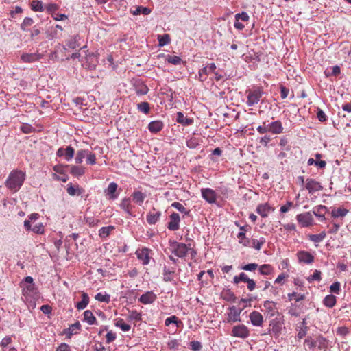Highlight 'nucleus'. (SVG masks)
<instances>
[{
    "mask_svg": "<svg viewBox=\"0 0 351 351\" xmlns=\"http://www.w3.org/2000/svg\"><path fill=\"white\" fill-rule=\"evenodd\" d=\"M26 174L21 170L12 171L7 178L5 185L13 192L18 191L25 180Z\"/></svg>",
    "mask_w": 351,
    "mask_h": 351,
    "instance_id": "1",
    "label": "nucleus"
},
{
    "mask_svg": "<svg viewBox=\"0 0 351 351\" xmlns=\"http://www.w3.org/2000/svg\"><path fill=\"white\" fill-rule=\"evenodd\" d=\"M40 215L38 213H32L28 216V219L25 220L24 221V228L27 231H32L36 234H43L45 232V228L43 223H40L38 224H36L34 227L32 228L31 223L32 222L35 221L39 218Z\"/></svg>",
    "mask_w": 351,
    "mask_h": 351,
    "instance_id": "2",
    "label": "nucleus"
},
{
    "mask_svg": "<svg viewBox=\"0 0 351 351\" xmlns=\"http://www.w3.org/2000/svg\"><path fill=\"white\" fill-rule=\"evenodd\" d=\"M247 101L246 104L248 106H253L257 104L263 94V90L261 87H255L249 89L246 91Z\"/></svg>",
    "mask_w": 351,
    "mask_h": 351,
    "instance_id": "3",
    "label": "nucleus"
},
{
    "mask_svg": "<svg viewBox=\"0 0 351 351\" xmlns=\"http://www.w3.org/2000/svg\"><path fill=\"white\" fill-rule=\"evenodd\" d=\"M296 220L302 228H308L314 225L313 214L311 212L297 215Z\"/></svg>",
    "mask_w": 351,
    "mask_h": 351,
    "instance_id": "4",
    "label": "nucleus"
},
{
    "mask_svg": "<svg viewBox=\"0 0 351 351\" xmlns=\"http://www.w3.org/2000/svg\"><path fill=\"white\" fill-rule=\"evenodd\" d=\"M171 249L172 253L179 258L184 257L188 252L191 250L190 247H188L186 244L176 241H173L171 243Z\"/></svg>",
    "mask_w": 351,
    "mask_h": 351,
    "instance_id": "5",
    "label": "nucleus"
},
{
    "mask_svg": "<svg viewBox=\"0 0 351 351\" xmlns=\"http://www.w3.org/2000/svg\"><path fill=\"white\" fill-rule=\"evenodd\" d=\"M58 9V6L55 3L47 4L44 8V10H46L49 14H51L53 20L60 21L67 19L66 15L57 12Z\"/></svg>",
    "mask_w": 351,
    "mask_h": 351,
    "instance_id": "6",
    "label": "nucleus"
},
{
    "mask_svg": "<svg viewBox=\"0 0 351 351\" xmlns=\"http://www.w3.org/2000/svg\"><path fill=\"white\" fill-rule=\"evenodd\" d=\"M250 335V331L245 324L236 325L232 328L231 335L234 337L246 339Z\"/></svg>",
    "mask_w": 351,
    "mask_h": 351,
    "instance_id": "7",
    "label": "nucleus"
},
{
    "mask_svg": "<svg viewBox=\"0 0 351 351\" xmlns=\"http://www.w3.org/2000/svg\"><path fill=\"white\" fill-rule=\"evenodd\" d=\"M241 310L238 309L236 306H232L228 308V311L226 313V322L234 323L241 321Z\"/></svg>",
    "mask_w": 351,
    "mask_h": 351,
    "instance_id": "8",
    "label": "nucleus"
},
{
    "mask_svg": "<svg viewBox=\"0 0 351 351\" xmlns=\"http://www.w3.org/2000/svg\"><path fill=\"white\" fill-rule=\"evenodd\" d=\"M151 250L147 247H143L141 249H138L135 254L137 256V258L141 262L143 265H146L149 263L151 256H150Z\"/></svg>",
    "mask_w": 351,
    "mask_h": 351,
    "instance_id": "9",
    "label": "nucleus"
},
{
    "mask_svg": "<svg viewBox=\"0 0 351 351\" xmlns=\"http://www.w3.org/2000/svg\"><path fill=\"white\" fill-rule=\"evenodd\" d=\"M305 188L309 193L322 191L323 187L320 182L313 178H307L305 181Z\"/></svg>",
    "mask_w": 351,
    "mask_h": 351,
    "instance_id": "10",
    "label": "nucleus"
},
{
    "mask_svg": "<svg viewBox=\"0 0 351 351\" xmlns=\"http://www.w3.org/2000/svg\"><path fill=\"white\" fill-rule=\"evenodd\" d=\"M120 208L124 210V212L129 216H134V206L132 204L131 199L130 197L123 198L120 204Z\"/></svg>",
    "mask_w": 351,
    "mask_h": 351,
    "instance_id": "11",
    "label": "nucleus"
},
{
    "mask_svg": "<svg viewBox=\"0 0 351 351\" xmlns=\"http://www.w3.org/2000/svg\"><path fill=\"white\" fill-rule=\"evenodd\" d=\"M298 262L304 264H311L314 261V256L308 252L300 250L296 254Z\"/></svg>",
    "mask_w": 351,
    "mask_h": 351,
    "instance_id": "12",
    "label": "nucleus"
},
{
    "mask_svg": "<svg viewBox=\"0 0 351 351\" xmlns=\"http://www.w3.org/2000/svg\"><path fill=\"white\" fill-rule=\"evenodd\" d=\"M251 324L256 327H261L263 324L264 318L263 315L256 311H253L249 315Z\"/></svg>",
    "mask_w": 351,
    "mask_h": 351,
    "instance_id": "13",
    "label": "nucleus"
},
{
    "mask_svg": "<svg viewBox=\"0 0 351 351\" xmlns=\"http://www.w3.org/2000/svg\"><path fill=\"white\" fill-rule=\"evenodd\" d=\"M275 208L268 203L258 204L256 207V213L262 217H267L269 213L274 212Z\"/></svg>",
    "mask_w": 351,
    "mask_h": 351,
    "instance_id": "14",
    "label": "nucleus"
},
{
    "mask_svg": "<svg viewBox=\"0 0 351 351\" xmlns=\"http://www.w3.org/2000/svg\"><path fill=\"white\" fill-rule=\"evenodd\" d=\"M216 65L215 63H210L204 68L199 71V77L200 81L204 82L206 80L207 76L210 73L215 72L216 69Z\"/></svg>",
    "mask_w": 351,
    "mask_h": 351,
    "instance_id": "15",
    "label": "nucleus"
},
{
    "mask_svg": "<svg viewBox=\"0 0 351 351\" xmlns=\"http://www.w3.org/2000/svg\"><path fill=\"white\" fill-rule=\"evenodd\" d=\"M202 197L209 204H213L216 202L217 195L214 190L206 188L201 190Z\"/></svg>",
    "mask_w": 351,
    "mask_h": 351,
    "instance_id": "16",
    "label": "nucleus"
},
{
    "mask_svg": "<svg viewBox=\"0 0 351 351\" xmlns=\"http://www.w3.org/2000/svg\"><path fill=\"white\" fill-rule=\"evenodd\" d=\"M180 217L179 214L173 213L170 215V221L168 223L167 228L170 230H178L180 228Z\"/></svg>",
    "mask_w": 351,
    "mask_h": 351,
    "instance_id": "17",
    "label": "nucleus"
},
{
    "mask_svg": "<svg viewBox=\"0 0 351 351\" xmlns=\"http://www.w3.org/2000/svg\"><path fill=\"white\" fill-rule=\"evenodd\" d=\"M156 295L153 291H147L138 299V301L143 304H152L156 299Z\"/></svg>",
    "mask_w": 351,
    "mask_h": 351,
    "instance_id": "18",
    "label": "nucleus"
},
{
    "mask_svg": "<svg viewBox=\"0 0 351 351\" xmlns=\"http://www.w3.org/2000/svg\"><path fill=\"white\" fill-rule=\"evenodd\" d=\"M43 56V55L39 53H23L21 56V59L23 62L32 63L40 60Z\"/></svg>",
    "mask_w": 351,
    "mask_h": 351,
    "instance_id": "19",
    "label": "nucleus"
},
{
    "mask_svg": "<svg viewBox=\"0 0 351 351\" xmlns=\"http://www.w3.org/2000/svg\"><path fill=\"white\" fill-rule=\"evenodd\" d=\"M328 212V208L324 205L316 206L313 209V213L315 216L319 218L321 221H325V214Z\"/></svg>",
    "mask_w": 351,
    "mask_h": 351,
    "instance_id": "20",
    "label": "nucleus"
},
{
    "mask_svg": "<svg viewBox=\"0 0 351 351\" xmlns=\"http://www.w3.org/2000/svg\"><path fill=\"white\" fill-rule=\"evenodd\" d=\"M66 191L71 196L81 195L84 192V190L80 187L78 184L73 185L71 182L67 184Z\"/></svg>",
    "mask_w": 351,
    "mask_h": 351,
    "instance_id": "21",
    "label": "nucleus"
},
{
    "mask_svg": "<svg viewBox=\"0 0 351 351\" xmlns=\"http://www.w3.org/2000/svg\"><path fill=\"white\" fill-rule=\"evenodd\" d=\"M81 325L79 322L71 324L68 328L63 330V334L65 335L68 338H71L73 335H75L80 330Z\"/></svg>",
    "mask_w": 351,
    "mask_h": 351,
    "instance_id": "22",
    "label": "nucleus"
},
{
    "mask_svg": "<svg viewBox=\"0 0 351 351\" xmlns=\"http://www.w3.org/2000/svg\"><path fill=\"white\" fill-rule=\"evenodd\" d=\"M263 307L265 308L267 315L270 317L274 316L278 313L276 303L273 301H265L263 303Z\"/></svg>",
    "mask_w": 351,
    "mask_h": 351,
    "instance_id": "23",
    "label": "nucleus"
},
{
    "mask_svg": "<svg viewBox=\"0 0 351 351\" xmlns=\"http://www.w3.org/2000/svg\"><path fill=\"white\" fill-rule=\"evenodd\" d=\"M269 326L271 327V332L275 335H278L281 332L282 323L280 320L278 319H273L270 322Z\"/></svg>",
    "mask_w": 351,
    "mask_h": 351,
    "instance_id": "24",
    "label": "nucleus"
},
{
    "mask_svg": "<svg viewBox=\"0 0 351 351\" xmlns=\"http://www.w3.org/2000/svg\"><path fill=\"white\" fill-rule=\"evenodd\" d=\"M131 197L136 204L141 206L146 198V194L141 191L134 190L131 195Z\"/></svg>",
    "mask_w": 351,
    "mask_h": 351,
    "instance_id": "25",
    "label": "nucleus"
},
{
    "mask_svg": "<svg viewBox=\"0 0 351 351\" xmlns=\"http://www.w3.org/2000/svg\"><path fill=\"white\" fill-rule=\"evenodd\" d=\"M23 295L26 297H33L36 293L35 284L23 285Z\"/></svg>",
    "mask_w": 351,
    "mask_h": 351,
    "instance_id": "26",
    "label": "nucleus"
},
{
    "mask_svg": "<svg viewBox=\"0 0 351 351\" xmlns=\"http://www.w3.org/2000/svg\"><path fill=\"white\" fill-rule=\"evenodd\" d=\"M270 132L274 134H280L283 132V127L280 121H276L269 123Z\"/></svg>",
    "mask_w": 351,
    "mask_h": 351,
    "instance_id": "27",
    "label": "nucleus"
},
{
    "mask_svg": "<svg viewBox=\"0 0 351 351\" xmlns=\"http://www.w3.org/2000/svg\"><path fill=\"white\" fill-rule=\"evenodd\" d=\"M161 216V213L159 211L156 212H149L147 215V221L149 225H154L156 223V222L159 220L160 217Z\"/></svg>",
    "mask_w": 351,
    "mask_h": 351,
    "instance_id": "28",
    "label": "nucleus"
},
{
    "mask_svg": "<svg viewBox=\"0 0 351 351\" xmlns=\"http://www.w3.org/2000/svg\"><path fill=\"white\" fill-rule=\"evenodd\" d=\"M316 346L319 350H326L328 347V341L322 335H319L315 339Z\"/></svg>",
    "mask_w": 351,
    "mask_h": 351,
    "instance_id": "29",
    "label": "nucleus"
},
{
    "mask_svg": "<svg viewBox=\"0 0 351 351\" xmlns=\"http://www.w3.org/2000/svg\"><path fill=\"white\" fill-rule=\"evenodd\" d=\"M259 274L263 276H269L274 272V267L269 264H263L258 265Z\"/></svg>",
    "mask_w": 351,
    "mask_h": 351,
    "instance_id": "30",
    "label": "nucleus"
},
{
    "mask_svg": "<svg viewBox=\"0 0 351 351\" xmlns=\"http://www.w3.org/2000/svg\"><path fill=\"white\" fill-rule=\"evenodd\" d=\"M163 128V123L160 121H154L149 123L148 129L151 132L157 133Z\"/></svg>",
    "mask_w": 351,
    "mask_h": 351,
    "instance_id": "31",
    "label": "nucleus"
},
{
    "mask_svg": "<svg viewBox=\"0 0 351 351\" xmlns=\"http://www.w3.org/2000/svg\"><path fill=\"white\" fill-rule=\"evenodd\" d=\"M84 321L88 323L89 325H93L97 324V319L94 316L93 313L90 310H86L83 313Z\"/></svg>",
    "mask_w": 351,
    "mask_h": 351,
    "instance_id": "32",
    "label": "nucleus"
},
{
    "mask_svg": "<svg viewBox=\"0 0 351 351\" xmlns=\"http://www.w3.org/2000/svg\"><path fill=\"white\" fill-rule=\"evenodd\" d=\"M89 303V297L86 293H82V300L75 304V307L78 310L84 309Z\"/></svg>",
    "mask_w": 351,
    "mask_h": 351,
    "instance_id": "33",
    "label": "nucleus"
},
{
    "mask_svg": "<svg viewBox=\"0 0 351 351\" xmlns=\"http://www.w3.org/2000/svg\"><path fill=\"white\" fill-rule=\"evenodd\" d=\"M176 121L178 123L183 124L184 125H191L193 122L192 119L187 118L184 115V114L181 112H178L177 113V119Z\"/></svg>",
    "mask_w": 351,
    "mask_h": 351,
    "instance_id": "34",
    "label": "nucleus"
},
{
    "mask_svg": "<svg viewBox=\"0 0 351 351\" xmlns=\"http://www.w3.org/2000/svg\"><path fill=\"white\" fill-rule=\"evenodd\" d=\"M70 172L73 176L79 178L85 173V167L82 166L72 165L71 167Z\"/></svg>",
    "mask_w": 351,
    "mask_h": 351,
    "instance_id": "35",
    "label": "nucleus"
},
{
    "mask_svg": "<svg viewBox=\"0 0 351 351\" xmlns=\"http://www.w3.org/2000/svg\"><path fill=\"white\" fill-rule=\"evenodd\" d=\"M348 213V210L344 208H333L331 211V215L334 218L345 217Z\"/></svg>",
    "mask_w": 351,
    "mask_h": 351,
    "instance_id": "36",
    "label": "nucleus"
},
{
    "mask_svg": "<svg viewBox=\"0 0 351 351\" xmlns=\"http://www.w3.org/2000/svg\"><path fill=\"white\" fill-rule=\"evenodd\" d=\"M135 91L137 95H143L148 93L149 88L143 83L139 82L135 84Z\"/></svg>",
    "mask_w": 351,
    "mask_h": 351,
    "instance_id": "37",
    "label": "nucleus"
},
{
    "mask_svg": "<svg viewBox=\"0 0 351 351\" xmlns=\"http://www.w3.org/2000/svg\"><path fill=\"white\" fill-rule=\"evenodd\" d=\"M157 40L158 41V46L160 47H163L166 45H168L171 42V38L168 34H165L163 35H158Z\"/></svg>",
    "mask_w": 351,
    "mask_h": 351,
    "instance_id": "38",
    "label": "nucleus"
},
{
    "mask_svg": "<svg viewBox=\"0 0 351 351\" xmlns=\"http://www.w3.org/2000/svg\"><path fill=\"white\" fill-rule=\"evenodd\" d=\"M287 296L289 301L294 300L295 302H298L306 298L305 294L298 293L295 291L288 293Z\"/></svg>",
    "mask_w": 351,
    "mask_h": 351,
    "instance_id": "39",
    "label": "nucleus"
},
{
    "mask_svg": "<svg viewBox=\"0 0 351 351\" xmlns=\"http://www.w3.org/2000/svg\"><path fill=\"white\" fill-rule=\"evenodd\" d=\"M323 302L326 306L332 308L336 304L337 299L333 295H328L324 298Z\"/></svg>",
    "mask_w": 351,
    "mask_h": 351,
    "instance_id": "40",
    "label": "nucleus"
},
{
    "mask_svg": "<svg viewBox=\"0 0 351 351\" xmlns=\"http://www.w3.org/2000/svg\"><path fill=\"white\" fill-rule=\"evenodd\" d=\"M88 149H80L77 152L75 156V162L77 164H81L83 162L84 158H86Z\"/></svg>",
    "mask_w": 351,
    "mask_h": 351,
    "instance_id": "41",
    "label": "nucleus"
},
{
    "mask_svg": "<svg viewBox=\"0 0 351 351\" xmlns=\"http://www.w3.org/2000/svg\"><path fill=\"white\" fill-rule=\"evenodd\" d=\"M326 236V234L325 232H322L319 234H309L308 239L310 241L314 242L315 243H318L322 241Z\"/></svg>",
    "mask_w": 351,
    "mask_h": 351,
    "instance_id": "42",
    "label": "nucleus"
},
{
    "mask_svg": "<svg viewBox=\"0 0 351 351\" xmlns=\"http://www.w3.org/2000/svg\"><path fill=\"white\" fill-rule=\"evenodd\" d=\"M80 39V38L79 36L71 37L68 40L66 45L69 48L75 49L80 46L79 43Z\"/></svg>",
    "mask_w": 351,
    "mask_h": 351,
    "instance_id": "43",
    "label": "nucleus"
},
{
    "mask_svg": "<svg viewBox=\"0 0 351 351\" xmlns=\"http://www.w3.org/2000/svg\"><path fill=\"white\" fill-rule=\"evenodd\" d=\"M95 299L101 302L108 304L110 302V295L108 293L99 292L95 296Z\"/></svg>",
    "mask_w": 351,
    "mask_h": 351,
    "instance_id": "44",
    "label": "nucleus"
},
{
    "mask_svg": "<svg viewBox=\"0 0 351 351\" xmlns=\"http://www.w3.org/2000/svg\"><path fill=\"white\" fill-rule=\"evenodd\" d=\"M114 325L121 328L123 332H128L130 330L131 327L129 324H126L123 319L119 318L116 319Z\"/></svg>",
    "mask_w": 351,
    "mask_h": 351,
    "instance_id": "45",
    "label": "nucleus"
},
{
    "mask_svg": "<svg viewBox=\"0 0 351 351\" xmlns=\"http://www.w3.org/2000/svg\"><path fill=\"white\" fill-rule=\"evenodd\" d=\"M117 189V184L115 182L110 183L107 189V195H110L111 199H116L117 197V195L115 194Z\"/></svg>",
    "mask_w": 351,
    "mask_h": 351,
    "instance_id": "46",
    "label": "nucleus"
},
{
    "mask_svg": "<svg viewBox=\"0 0 351 351\" xmlns=\"http://www.w3.org/2000/svg\"><path fill=\"white\" fill-rule=\"evenodd\" d=\"M86 58L88 62H90L88 68L90 69H95L96 66V64L97 63V58L96 55H95L94 53H90L88 55H86Z\"/></svg>",
    "mask_w": 351,
    "mask_h": 351,
    "instance_id": "47",
    "label": "nucleus"
},
{
    "mask_svg": "<svg viewBox=\"0 0 351 351\" xmlns=\"http://www.w3.org/2000/svg\"><path fill=\"white\" fill-rule=\"evenodd\" d=\"M141 319L142 315L141 313H138L136 311H131L129 312L128 317V321L139 322L141 320Z\"/></svg>",
    "mask_w": 351,
    "mask_h": 351,
    "instance_id": "48",
    "label": "nucleus"
},
{
    "mask_svg": "<svg viewBox=\"0 0 351 351\" xmlns=\"http://www.w3.org/2000/svg\"><path fill=\"white\" fill-rule=\"evenodd\" d=\"M114 229V226H109L106 227H102L99 230V235L101 237L106 238L109 236L110 232Z\"/></svg>",
    "mask_w": 351,
    "mask_h": 351,
    "instance_id": "49",
    "label": "nucleus"
},
{
    "mask_svg": "<svg viewBox=\"0 0 351 351\" xmlns=\"http://www.w3.org/2000/svg\"><path fill=\"white\" fill-rule=\"evenodd\" d=\"M166 61L168 63L172 64L173 65L180 64L182 62V59L177 56H170L168 55L166 58Z\"/></svg>",
    "mask_w": 351,
    "mask_h": 351,
    "instance_id": "50",
    "label": "nucleus"
},
{
    "mask_svg": "<svg viewBox=\"0 0 351 351\" xmlns=\"http://www.w3.org/2000/svg\"><path fill=\"white\" fill-rule=\"evenodd\" d=\"M151 10L147 7L138 6L133 11L134 15H138L143 14V15H147L150 13Z\"/></svg>",
    "mask_w": 351,
    "mask_h": 351,
    "instance_id": "51",
    "label": "nucleus"
},
{
    "mask_svg": "<svg viewBox=\"0 0 351 351\" xmlns=\"http://www.w3.org/2000/svg\"><path fill=\"white\" fill-rule=\"evenodd\" d=\"M239 19H241L243 21H247L249 20V16L245 12H242L235 15L232 14V20L235 22H237Z\"/></svg>",
    "mask_w": 351,
    "mask_h": 351,
    "instance_id": "52",
    "label": "nucleus"
},
{
    "mask_svg": "<svg viewBox=\"0 0 351 351\" xmlns=\"http://www.w3.org/2000/svg\"><path fill=\"white\" fill-rule=\"evenodd\" d=\"M137 108L139 111L148 114L150 111L149 104L148 102L144 101L138 104Z\"/></svg>",
    "mask_w": 351,
    "mask_h": 351,
    "instance_id": "53",
    "label": "nucleus"
},
{
    "mask_svg": "<svg viewBox=\"0 0 351 351\" xmlns=\"http://www.w3.org/2000/svg\"><path fill=\"white\" fill-rule=\"evenodd\" d=\"M31 8L34 11H43L44 8L40 1L34 0L31 2Z\"/></svg>",
    "mask_w": 351,
    "mask_h": 351,
    "instance_id": "54",
    "label": "nucleus"
},
{
    "mask_svg": "<svg viewBox=\"0 0 351 351\" xmlns=\"http://www.w3.org/2000/svg\"><path fill=\"white\" fill-rule=\"evenodd\" d=\"M171 206L177 209L182 213H184L185 215L189 214V210H187L186 208L180 202H175L172 203Z\"/></svg>",
    "mask_w": 351,
    "mask_h": 351,
    "instance_id": "55",
    "label": "nucleus"
},
{
    "mask_svg": "<svg viewBox=\"0 0 351 351\" xmlns=\"http://www.w3.org/2000/svg\"><path fill=\"white\" fill-rule=\"evenodd\" d=\"M75 150L74 149L71 147L68 146L66 148H65V152H64V158L67 161L71 160L74 156Z\"/></svg>",
    "mask_w": 351,
    "mask_h": 351,
    "instance_id": "56",
    "label": "nucleus"
},
{
    "mask_svg": "<svg viewBox=\"0 0 351 351\" xmlns=\"http://www.w3.org/2000/svg\"><path fill=\"white\" fill-rule=\"evenodd\" d=\"M165 326H169L171 324H176L177 325V326H178V324H182V322L180 320H179L178 318L176 315H172L169 317H167L165 319Z\"/></svg>",
    "mask_w": 351,
    "mask_h": 351,
    "instance_id": "57",
    "label": "nucleus"
},
{
    "mask_svg": "<svg viewBox=\"0 0 351 351\" xmlns=\"http://www.w3.org/2000/svg\"><path fill=\"white\" fill-rule=\"evenodd\" d=\"M265 243V239L264 237H261L259 240L257 239H252V245L253 247L257 250H259L263 245V244Z\"/></svg>",
    "mask_w": 351,
    "mask_h": 351,
    "instance_id": "58",
    "label": "nucleus"
},
{
    "mask_svg": "<svg viewBox=\"0 0 351 351\" xmlns=\"http://www.w3.org/2000/svg\"><path fill=\"white\" fill-rule=\"evenodd\" d=\"M258 265L255 263H248L241 267V269L249 271H254L258 269Z\"/></svg>",
    "mask_w": 351,
    "mask_h": 351,
    "instance_id": "59",
    "label": "nucleus"
},
{
    "mask_svg": "<svg viewBox=\"0 0 351 351\" xmlns=\"http://www.w3.org/2000/svg\"><path fill=\"white\" fill-rule=\"evenodd\" d=\"M86 222L90 227H95L100 223V220L95 219L93 217H87L86 218Z\"/></svg>",
    "mask_w": 351,
    "mask_h": 351,
    "instance_id": "60",
    "label": "nucleus"
},
{
    "mask_svg": "<svg viewBox=\"0 0 351 351\" xmlns=\"http://www.w3.org/2000/svg\"><path fill=\"white\" fill-rule=\"evenodd\" d=\"M86 163L88 165L96 164V156L94 153L90 152L89 150L86 156Z\"/></svg>",
    "mask_w": 351,
    "mask_h": 351,
    "instance_id": "61",
    "label": "nucleus"
},
{
    "mask_svg": "<svg viewBox=\"0 0 351 351\" xmlns=\"http://www.w3.org/2000/svg\"><path fill=\"white\" fill-rule=\"evenodd\" d=\"M20 129L24 134H29L34 132L35 130L34 128L30 124L28 123L23 124L21 126Z\"/></svg>",
    "mask_w": 351,
    "mask_h": 351,
    "instance_id": "62",
    "label": "nucleus"
},
{
    "mask_svg": "<svg viewBox=\"0 0 351 351\" xmlns=\"http://www.w3.org/2000/svg\"><path fill=\"white\" fill-rule=\"evenodd\" d=\"M237 238L239 239V243L246 246L249 243V240L245 237L244 232H240L237 234Z\"/></svg>",
    "mask_w": 351,
    "mask_h": 351,
    "instance_id": "63",
    "label": "nucleus"
},
{
    "mask_svg": "<svg viewBox=\"0 0 351 351\" xmlns=\"http://www.w3.org/2000/svg\"><path fill=\"white\" fill-rule=\"evenodd\" d=\"M190 345H191V349L193 351H199L202 348L201 343L197 341H191L190 343Z\"/></svg>",
    "mask_w": 351,
    "mask_h": 351,
    "instance_id": "64",
    "label": "nucleus"
}]
</instances>
